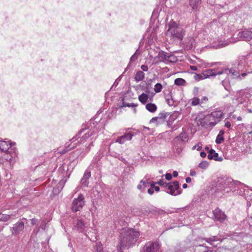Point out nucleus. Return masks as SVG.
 Returning <instances> with one entry per match:
<instances>
[{"label": "nucleus", "instance_id": "obj_1", "mask_svg": "<svg viewBox=\"0 0 252 252\" xmlns=\"http://www.w3.org/2000/svg\"><path fill=\"white\" fill-rule=\"evenodd\" d=\"M140 233L136 229L129 228H123L119 236V245L117 250L120 252H123L124 249H129L135 245L139 237Z\"/></svg>", "mask_w": 252, "mask_h": 252}, {"label": "nucleus", "instance_id": "obj_2", "mask_svg": "<svg viewBox=\"0 0 252 252\" xmlns=\"http://www.w3.org/2000/svg\"><path fill=\"white\" fill-rule=\"evenodd\" d=\"M167 26L168 28L166 34L167 37L174 41L182 40L185 35V31L182 28L173 20L169 22Z\"/></svg>", "mask_w": 252, "mask_h": 252}, {"label": "nucleus", "instance_id": "obj_3", "mask_svg": "<svg viewBox=\"0 0 252 252\" xmlns=\"http://www.w3.org/2000/svg\"><path fill=\"white\" fill-rule=\"evenodd\" d=\"M82 131H79L78 134L74 136L70 141L71 144L69 145L67 147H66L63 151L60 152L62 154H64L66 152L71 150L72 149L75 148L78 144H83L87 141V140L93 135V132L91 131H88L83 136L80 138V140L78 139L80 138V135L82 133Z\"/></svg>", "mask_w": 252, "mask_h": 252}, {"label": "nucleus", "instance_id": "obj_4", "mask_svg": "<svg viewBox=\"0 0 252 252\" xmlns=\"http://www.w3.org/2000/svg\"><path fill=\"white\" fill-rule=\"evenodd\" d=\"M220 184L221 185L220 190L223 191L224 192H229L234 190L236 186L243 184L239 181H234L232 179L228 178L222 180Z\"/></svg>", "mask_w": 252, "mask_h": 252}, {"label": "nucleus", "instance_id": "obj_5", "mask_svg": "<svg viewBox=\"0 0 252 252\" xmlns=\"http://www.w3.org/2000/svg\"><path fill=\"white\" fill-rule=\"evenodd\" d=\"M85 204L84 197L83 194H79L78 197L73 199L72 203L71 210L76 212L80 211Z\"/></svg>", "mask_w": 252, "mask_h": 252}, {"label": "nucleus", "instance_id": "obj_6", "mask_svg": "<svg viewBox=\"0 0 252 252\" xmlns=\"http://www.w3.org/2000/svg\"><path fill=\"white\" fill-rule=\"evenodd\" d=\"M167 188L169 191H165L167 193H168L173 196H177L180 195L182 193V190L181 189L179 186V183L178 181H175L172 183H169Z\"/></svg>", "mask_w": 252, "mask_h": 252}, {"label": "nucleus", "instance_id": "obj_7", "mask_svg": "<svg viewBox=\"0 0 252 252\" xmlns=\"http://www.w3.org/2000/svg\"><path fill=\"white\" fill-rule=\"evenodd\" d=\"M73 229L77 231L83 233L86 231V229L88 228L89 223L88 222L85 221L82 219H76L74 222Z\"/></svg>", "mask_w": 252, "mask_h": 252}, {"label": "nucleus", "instance_id": "obj_8", "mask_svg": "<svg viewBox=\"0 0 252 252\" xmlns=\"http://www.w3.org/2000/svg\"><path fill=\"white\" fill-rule=\"evenodd\" d=\"M158 244L156 242H148L143 247L141 252H158Z\"/></svg>", "mask_w": 252, "mask_h": 252}, {"label": "nucleus", "instance_id": "obj_9", "mask_svg": "<svg viewBox=\"0 0 252 252\" xmlns=\"http://www.w3.org/2000/svg\"><path fill=\"white\" fill-rule=\"evenodd\" d=\"M24 228V222L19 221L15 223L13 227H11V234L16 236L20 234Z\"/></svg>", "mask_w": 252, "mask_h": 252}, {"label": "nucleus", "instance_id": "obj_10", "mask_svg": "<svg viewBox=\"0 0 252 252\" xmlns=\"http://www.w3.org/2000/svg\"><path fill=\"white\" fill-rule=\"evenodd\" d=\"M134 135V133L130 131L125 133L123 135L118 137L116 140L115 142L121 144H124L126 141L131 140Z\"/></svg>", "mask_w": 252, "mask_h": 252}, {"label": "nucleus", "instance_id": "obj_11", "mask_svg": "<svg viewBox=\"0 0 252 252\" xmlns=\"http://www.w3.org/2000/svg\"><path fill=\"white\" fill-rule=\"evenodd\" d=\"M213 212L214 219L217 220L222 221L225 220L226 218V216L225 215L224 213L219 208H216Z\"/></svg>", "mask_w": 252, "mask_h": 252}, {"label": "nucleus", "instance_id": "obj_12", "mask_svg": "<svg viewBox=\"0 0 252 252\" xmlns=\"http://www.w3.org/2000/svg\"><path fill=\"white\" fill-rule=\"evenodd\" d=\"M222 73H224V72L222 70L218 71L215 69H211L203 71L202 72V75L204 76V78L205 79L210 76H216V75H220Z\"/></svg>", "mask_w": 252, "mask_h": 252}, {"label": "nucleus", "instance_id": "obj_13", "mask_svg": "<svg viewBox=\"0 0 252 252\" xmlns=\"http://www.w3.org/2000/svg\"><path fill=\"white\" fill-rule=\"evenodd\" d=\"M15 143H10L5 141H0V150L3 152H6L7 154L10 153L9 151L10 148H12Z\"/></svg>", "mask_w": 252, "mask_h": 252}, {"label": "nucleus", "instance_id": "obj_14", "mask_svg": "<svg viewBox=\"0 0 252 252\" xmlns=\"http://www.w3.org/2000/svg\"><path fill=\"white\" fill-rule=\"evenodd\" d=\"M91 175V171L88 169L86 170L80 182L82 186L86 187L88 186V179L90 178Z\"/></svg>", "mask_w": 252, "mask_h": 252}, {"label": "nucleus", "instance_id": "obj_15", "mask_svg": "<svg viewBox=\"0 0 252 252\" xmlns=\"http://www.w3.org/2000/svg\"><path fill=\"white\" fill-rule=\"evenodd\" d=\"M238 35L240 38L249 41L252 39V32L248 30L241 31L239 32Z\"/></svg>", "mask_w": 252, "mask_h": 252}, {"label": "nucleus", "instance_id": "obj_16", "mask_svg": "<svg viewBox=\"0 0 252 252\" xmlns=\"http://www.w3.org/2000/svg\"><path fill=\"white\" fill-rule=\"evenodd\" d=\"M222 115L223 113L221 111H214L209 115V118L215 120V121L219 122Z\"/></svg>", "mask_w": 252, "mask_h": 252}, {"label": "nucleus", "instance_id": "obj_17", "mask_svg": "<svg viewBox=\"0 0 252 252\" xmlns=\"http://www.w3.org/2000/svg\"><path fill=\"white\" fill-rule=\"evenodd\" d=\"M153 96H149L148 94L142 93L138 96L139 101L144 104L148 101H152L153 100Z\"/></svg>", "mask_w": 252, "mask_h": 252}, {"label": "nucleus", "instance_id": "obj_18", "mask_svg": "<svg viewBox=\"0 0 252 252\" xmlns=\"http://www.w3.org/2000/svg\"><path fill=\"white\" fill-rule=\"evenodd\" d=\"M208 158L209 159H214L216 161H221L223 160L222 157H218V154L214 149L209 150Z\"/></svg>", "mask_w": 252, "mask_h": 252}, {"label": "nucleus", "instance_id": "obj_19", "mask_svg": "<svg viewBox=\"0 0 252 252\" xmlns=\"http://www.w3.org/2000/svg\"><path fill=\"white\" fill-rule=\"evenodd\" d=\"M188 137L186 132H182L178 136L174 139V142H186L188 141Z\"/></svg>", "mask_w": 252, "mask_h": 252}, {"label": "nucleus", "instance_id": "obj_20", "mask_svg": "<svg viewBox=\"0 0 252 252\" xmlns=\"http://www.w3.org/2000/svg\"><path fill=\"white\" fill-rule=\"evenodd\" d=\"M222 71H223L224 73L231 74L233 78H240L239 72L235 69H225Z\"/></svg>", "mask_w": 252, "mask_h": 252}, {"label": "nucleus", "instance_id": "obj_21", "mask_svg": "<svg viewBox=\"0 0 252 252\" xmlns=\"http://www.w3.org/2000/svg\"><path fill=\"white\" fill-rule=\"evenodd\" d=\"M206 242L210 244L211 245L214 246V243L219 240V239L217 236H213L208 238H204L203 239Z\"/></svg>", "mask_w": 252, "mask_h": 252}, {"label": "nucleus", "instance_id": "obj_22", "mask_svg": "<svg viewBox=\"0 0 252 252\" xmlns=\"http://www.w3.org/2000/svg\"><path fill=\"white\" fill-rule=\"evenodd\" d=\"M144 77V73L142 71L139 70L136 72V73L134 77V79L136 82H139L143 80Z\"/></svg>", "mask_w": 252, "mask_h": 252}, {"label": "nucleus", "instance_id": "obj_23", "mask_svg": "<svg viewBox=\"0 0 252 252\" xmlns=\"http://www.w3.org/2000/svg\"><path fill=\"white\" fill-rule=\"evenodd\" d=\"M146 108L148 111L151 113H154L157 110V107L156 105L152 103H147L146 105Z\"/></svg>", "mask_w": 252, "mask_h": 252}, {"label": "nucleus", "instance_id": "obj_24", "mask_svg": "<svg viewBox=\"0 0 252 252\" xmlns=\"http://www.w3.org/2000/svg\"><path fill=\"white\" fill-rule=\"evenodd\" d=\"M224 131L223 130H221L220 131L219 134L218 135L216 139V143L217 144H220L222 143V141H224V137H223V134H224Z\"/></svg>", "mask_w": 252, "mask_h": 252}, {"label": "nucleus", "instance_id": "obj_25", "mask_svg": "<svg viewBox=\"0 0 252 252\" xmlns=\"http://www.w3.org/2000/svg\"><path fill=\"white\" fill-rule=\"evenodd\" d=\"M169 115V113L163 111L158 114V118L159 120L161 121V123H162Z\"/></svg>", "mask_w": 252, "mask_h": 252}, {"label": "nucleus", "instance_id": "obj_26", "mask_svg": "<svg viewBox=\"0 0 252 252\" xmlns=\"http://www.w3.org/2000/svg\"><path fill=\"white\" fill-rule=\"evenodd\" d=\"M139 54H140V53L139 52L138 50L137 49L135 53L131 57V58L130 59V62H129V63L128 64L127 67L125 69V71H126V70L128 67H130L131 62H134L137 59L138 56Z\"/></svg>", "mask_w": 252, "mask_h": 252}, {"label": "nucleus", "instance_id": "obj_27", "mask_svg": "<svg viewBox=\"0 0 252 252\" xmlns=\"http://www.w3.org/2000/svg\"><path fill=\"white\" fill-rule=\"evenodd\" d=\"M165 100L169 106H173L174 105V100H173L171 94H169L166 95Z\"/></svg>", "mask_w": 252, "mask_h": 252}, {"label": "nucleus", "instance_id": "obj_28", "mask_svg": "<svg viewBox=\"0 0 252 252\" xmlns=\"http://www.w3.org/2000/svg\"><path fill=\"white\" fill-rule=\"evenodd\" d=\"M174 84L178 86H185L186 84V81L183 78H178L175 80Z\"/></svg>", "mask_w": 252, "mask_h": 252}, {"label": "nucleus", "instance_id": "obj_29", "mask_svg": "<svg viewBox=\"0 0 252 252\" xmlns=\"http://www.w3.org/2000/svg\"><path fill=\"white\" fill-rule=\"evenodd\" d=\"M140 183L142 184L144 188L148 187L150 184L149 182V178L146 176L142 180L140 181Z\"/></svg>", "mask_w": 252, "mask_h": 252}, {"label": "nucleus", "instance_id": "obj_30", "mask_svg": "<svg viewBox=\"0 0 252 252\" xmlns=\"http://www.w3.org/2000/svg\"><path fill=\"white\" fill-rule=\"evenodd\" d=\"M11 217V215L0 214V221H6L8 220Z\"/></svg>", "mask_w": 252, "mask_h": 252}, {"label": "nucleus", "instance_id": "obj_31", "mask_svg": "<svg viewBox=\"0 0 252 252\" xmlns=\"http://www.w3.org/2000/svg\"><path fill=\"white\" fill-rule=\"evenodd\" d=\"M191 104L192 106H196L198 105L200 103L199 98L197 97H194L191 99Z\"/></svg>", "mask_w": 252, "mask_h": 252}, {"label": "nucleus", "instance_id": "obj_32", "mask_svg": "<svg viewBox=\"0 0 252 252\" xmlns=\"http://www.w3.org/2000/svg\"><path fill=\"white\" fill-rule=\"evenodd\" d=\"M208 165V162L206 160H204L199 163L198 167L202 169H206Z\"/></svg>", "mask_w": 252, "mask_h": 252}, {"label": "nucleus", "instance_id": "obj_33", "mask_svg": "<svg viewBox=\"0 0 252 252\" xmlns=\"http://www.w3.org/2000/svg\"><path fill=\"white\" fill-rule=\"evenodd\" d=\"M162 86L160 83H157L154 87V91L156 93H159L161 91Z\"/></svg>", "mask_w": 252, "mask_h": 252}, {"label": "nucleus", "instance_id": "obj_34", "mask_svg": "<svg viewBox=\"0 0 252 252\" xmlns=\"http://www.w3.org/2000/svg\"><path fill=\"white\" fill-rule=\"evenodd\" d=\"M157 184L163 187L164 188H166L168 186L169 183H166L164 181L163 179H160L157 183Z\"/></svg>", "mask_w": 252, "mask_h": 252}, {"label": "nucleus", "instance_id": "obj_35", "mask_svg": "<svg viewBox=\"0 0 252 252\" xmlns=\"http://www.w3.org/2000/svg\"><path fill=\"white\" fill-rule=\"evenodd\" d=\"M177 60V59L176 57L173 55H170V56L167 58V61L170 63H175Z\"/></svg>", "mask_w": 252, "mask_h": 252}, {"label": "nucleus", "instance_id": "obj_36", "mask_svg": "<svg viewBox=\"0 0 252 252\" xmlns=\"http://www.w3.org/2000/svg\"><path fill=\"white\" fill-rule=\"evenodd\" d=\"M150 123H157V124L161 123V121L158 120V117H153V118H152V119H151V120L150 121Z\"/></svg>", "mask_w": 252, "mask_h": 252}, {"label": "nucleus", "instance_id": "obj_37", "mask_svg": "<svg viewBox=\"0 0 252 252\" xmlns=\"http://www.w3.org/2000/svg\"><path fill=\"white\" fill-rule=\"evenodd\" d=\"M196 149L197 151H200L202 149V145L200 143H197L196 145L192 147V149L194 150Z\"/></svg>", "mask_w": 252, "mask_h": 252}, {"label": "nucleus", "instance_id": "obj_38", "mask_svg": "<svg viewBox=\"0 0 252 252\" xmlns=\"http://www.w3.org/2000/svg\"><path fill=\"white\" fill-rule=\"evenodd\" d=\"M194 78L196 80L204 79V76L199 74H195Z\"/></svg>", "mask_w": 252, "mask_h": 252}, {"label": "nucleus", "instance_id": "obj_39", "mask_svg": "<svg viewBox=\"0 0 252 252\" xmlns=\"http://www.w3.org/2000/svg\"><path fill=\"white\" fill-rule=\"evenodd\" d=\"M170 56V55L168 53H163L161 54L160 57L164 59L165 60L167 61L168 57Z\"/></svg>", "mask_w": 252, "mask_h": 252}, {"label": "nucleus", "instance_id": "obj_40", "mask_svg": "<svg viewBox=\"0 0 252 252\" xmlns=\"http://www.w3.org/2000/svg\"><path fill=\"white\" fill-rule=\"evenodd\" d=\"M165 176L166 179L168 181L171 180L172 178V175L170 173H166L165 175Z\"/></svg>", "mask_w": 252, "mask_h": 252}, {"label": "nucleus", "instance_id": "obj_41", "mask_svg": "<svg viewBox=\"0 0 252 252\" xmlns=\"http://www.w3.org/2000/svg\"><path fill=\"white\" fill-rule=\"evenodd\" d=\"M141 68L142 70V71L143 72V71H147L148 70L149 68L147 65L144 64L141 66Z\"/></svg>", "mask_w": 252, "mask_h": 252}, {"label": "nucleus", "instance_id": "obj_42", "mask_svg": "<svg viewBox=\"0 0 252 252\" xmlns=\"http://www.w3.org/2000/svg\"><path fill=\"white\" fill-rule=\"evenodd\" d=\"M31 223L32 224V225H35L36 224V223L38 222V220L35 218H33L31 220Z\"/></svg>", "mask_w": 252, "mask_h": 252}, {"label": "nucleus", "instance_id": "obj_43", "mask_svg": "<svg viewBox=\"0 0 252 252\" xmlns=\"http://www.w3.org/2000/svg\"><path fill=\"white\" fill-rule=\"evenodd\" d=\"M137 188L140 190L141 191L143 192L144 191V188H143V186L142 184H139L137 186Z\"/></svg>", "mask_w": 252, "mask_h": 252}, {"label": "nucleus", "instance_id": "obj_44", "mask_svg": "<svg viewBox=\"0 0 252 252\" xmlns=\"http://www.w3.org/2000/svg\"><path fill=\"white\" fill-rule=\"evenodd\" d=\"M125 106H127V107H135L137 106V105L135 104L134 103H128L126 105H124Z\"/></svg>", "mask_w": 252, "mask_h": 252}, {"label": "nucleus", "instance_id": "obj_45", "mask_svg": "<svg viewBox=\"0 0 252 252\" xmlns=\"http://www.w3.org/2000/svg\"><path fill=\"white\" fill-rule=\"evenodd\" d=\"M208 99L207 96H203L200 101V103H203L204 101H208Z\"/></svg>", "mask_w": 252, "mask_h": 252}, {"label": "nucleus", "instance_id": "obj_46", "mask_svg": "<svg viewBox=\"0 0 252 252\" xmlns=\"http://www.w3.org/2000/svg\"><path fill=\"white\" fill-rule=\"evenodd\" d=\"M193 92L194 95H197L198 92V88L197 87H194L193 90Z\"/></svg>", "mask_w": 252, "mask_h": 252}, {"label": "nucleus", "instance_id": "obj_47", "mask_svg": "<svg viewBox=\"0 0 252 252\" xmlns=\"http://www.w3.org/2000/svg\"><path fill=\"white\" fill-rule=\"evenodd\" d=\"M154 192V189L153 188L149 189L148 190V192L150 195H152L153 194Z\"/></svg>", "mask_w": 252, "mask_h": 252}, {"label": "nucleus", "instance_id": "obj_48", "mask_svg": "<svg viewBox=\"0 0 252 252\" xmlns=\"http://www.w3.org/2000/svg\"><path fill=\"white\" fill-rule=\"evenodd\" d=\"M189 68L191 70L196 71L197 70V67L196 66L190 65Z\"/></svg>", "mask_w": 252, "mask_h": 252}, {"label": "nucleus", "instance_id": "obj_49", "mask_svg": "<svg viewBox=\"0 0 252 252\" xmlns=\"http://www.w3.org/2000/svg\"><path fill=\"white\" fill-rule=\"evenodd\" d=\"M225 126L227 127V128H230V126H231V123L228 122V121H227L225 123Z\"/></svg>", "mask_w": 252, "mask_h": 252}, {"label": "nucleus", "instance_id": "obj_50", "mask_svg": "<svg viewBox=\"0 0 252 252\" xmlns=\"http://www.w3.org/2000/svg\"><path fill=\"white\" fill-rule=\"evenodd\" d=\"M200 155L202 158H205L206 156V154L204 152H201Z\"/></svg>", "mask_w": 252, "mask_h": 252}, {"label": "nucleus", "instance_id": "obj_51", "mask_svg": "<svg viewBox=\"0 0 252 252\" xmlns=\"http://www.w3.org/2000/svg\"><path fill=\"white\" fill-rule=\"evenodd\" d=\"M191 179L190 177H188L186 178V181L187 183H190L191 182Z\"/></svg>", "mask_w": 252, "mask_h": 252}, {"label": "nucleus", "instance_id": "obj_52", "mask_svg": "<svg viewBox=\"0 0 252 252\" xmlns=\"http://www.w3.org/2000/svg\"><path fill=\"white\" fill-rule=\"evenodd\" d=\"M178 175V173L177 171H174L173 172V176L174 177H177Z\"/></svg>", "mask_w": 252, "mask_h": 252}, {"label": "nucleus", "instance_id": "obj_53", "mask_svg": "<svg viewBox=\"0 0 252 252\" xmlns=\"http://www.w3.org/2000/svg\"><path fill=\"white\" fill-rule=\"evenodd\" d=\"M190 175L191 176H194L196 175V172L194 171H191L190 173Z\"/></svg>", "mask_w": 252, "mask_h": 252}, {"label": "nucleus", "instance_id": "obj_54", "mask_svg": "<svg viewBox=\"0 0 252 252\" xmlns=\"http://www.w3.org/2000/svg\"><path fill=\"white\" fill-rule=\"evenodd\" d=\"M64 183H63V182H60L59 184H58V186L59 187L61 186V189L63 188V185H64Z\"/></svg>", "mask_w": 252, "mask_h": 252}, {"label": "nucleus", "instance_id": "obj_55", "mask_svg": "<svg viewBox=\"0 0 252 252\" xmlns=\"http://www.w3.org/2000/svg\"><path fill=\"white\" fill-rule=\"evenodd\" d=\"M149 185H150L151 188H154L156 187L154 182L150 183Z\"/></svg>", "mask_w": 252, "mask_h": 252}, {"label": "nucleus", "instance_id": "obj_56", "mask_svg": "<svg viewBox=\"0 0 252 252\" xmlns=\"http://www.w3.org/2000/svg\"><path fill=\"white\" fill-rule=\"evenodd\" d=\"M181 151L182 149L180 148H178L176 149V153H177L178 154H180Z\"/></svg>", "mask_w": 252, "mask_h": 252}, {"label": "nucleus", "instance_id": "obj_57", "mask_svg": "<svg viewBox=\"0 0 252 252\" xmlns=\"http://www.w3.org/2000/svg\"><path fill=\"white\" fill-rule=\"evenodd\" d=\"M155 190L156 191H159V189H160V188L159 187H158V186H156L155 188Z\"/></svg>", "mask_w": 252, "mask_h": 252}, {"label": "nucleus", "instance_id": "obj_58", "mask_svg": "<svg viewBox=\"0 0 252 252\" xmlns=\"http://www.w3.org/2000/svg\"><path fill=\"white\" fill-rule=\"evenodd\" d=\"M189 4H190V6H192V8H193V9H194L195 8V5H194V4H193L192 3V2H191V1H190V2H189Z\"/></svg>", "mask_w": 252, "mask_h": 252}, {"label": "nucleus", "instance_id": "obj_59", "mask_svg": "<svg viewBox=\"0 0 252 252\" xmlns=\"http://www.w3.org/2000/svg\"><path fill=\"white\" fill-rule=\"evenodd\" d=\"M171 117L172 118H173V119H175L177 118V114H175V115H174V114H172V115H171Z\"/></svg>", "mask_w": 252, "mask_h": 252}, {"label": "nucleus", "instance_id": "obj_60", "mask_svg": "<svg viewBox=\"0 0 252 252\" xmlns=\"http://www.w3.org/2000/svg\"><path fill=\"white\" fill-rule=\"evenodd\" d=\"M40 227L42 229H43L44 230L45 229V227H46V225L45 224H42L40 226Z\"/></svg>", "mask_w": 252, "mask_h": 252}, {"label": "nucleus", "instance_id": "obj_61", "mask_svg": "<svg viewBox=\"0 0 252 252\" xmlns=\"http://www.w3.org/2000/svg\"><path fill=\"white\" fill-rule=\"evenodd\" d=\"M187 49H190L192 48V44L191 43L189 46H187Z\"/></svg>", "mask_w": 252, "mask_h": 252}, {"label": "nucleus", "instance_id": "obj_62", "mask_svg": "<svg viewBox=\"0 0 252 252\" xmlns=\"http://www.w3.org/2000/svg\"><path fill=\"white\" fill-rule=\"evenodd\" d=\"M183 188L184 189H186L188 188V185L187 184H184L183 185Z\"/></svg>", "mask_w": 252, "mask_h": 252}, {"label": "nucleus", "instance_id": "obj_63", "mask_svg": "<svg viewBox=\"0 0 252 252\" xmlns=\"http://www.w3.org/2000/svg\"><path fill=\"white\" fill-rule=\"evenodd\" d=\"M247 74V73H242L241 74V76L243 77H244L246 76V75Z\"/></svg>", "mask_w": 252, "mask_h": 252}, {"label": "nucleus", "instance_id": "obj_64", "mask_svg": "<svg viewBox=\"0 0 252 252\" xmlns=\"http://www.w3.org/2000/svg\"><path fill=\"white\" fill-rule=\"evenodd\" d=\"M203 252H214L213 251L208 250V251H205Z\"/></svg>", "mask_w": 252, "mask_h": 252}]
</instances>
